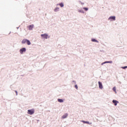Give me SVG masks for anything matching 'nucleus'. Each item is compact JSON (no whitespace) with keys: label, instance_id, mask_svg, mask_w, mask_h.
Returning a JSON list of instances; mask_svg holds the SVG:
<instances>
[{"label":"nucleus","instance_id":"nucleus-2","mask_svg":"<svg viewBox=\"0 0 127 127\" xmlns=\"http://www.w3.org/2000/svg\"><path fill=\"white\" fill-rule=\"evenodd\" d=\"M35 111V110H34V109L28 110L27 114H28V115H33Z\"/></svg>","mask_w":127,"mask_h":127},{"label":"nucleus","instance_id":"nucleus-13","mask_svg":"<svg viewBox=\"0 0 127 127\" xmlns=\"http://www.w3.org/2000/svg\"><path fill=\"white\" fill-rule=\"evenodd\" d=\"M57 5H60V6H61V7H63L64 6V3L61 2L59 4H57Z\"/></svg>","mask_w":127,"mask_h":127},{"label":"nucleus","instance_id":"nucleus-24","mask_svg":"<svg viewBox=\"0 0 127 127\" xmlns=\"http://www.w3.org/2000/svg\"><path fill=\"white\" fill-rule=\"evenodd\" d=\"M113 91H116V88L115 87H113Z\"/></svg>","mask_w":127,"mask_h":127},{"label":"nucleus","instance_id":"nucleus-16","mask_svg":"<svg viewBox=\"0 0 127 127\" xmlns=\"http://www.w3.org/2000/svg\"><path fill=\"white\" fill-rule=\"evenodd\" d=\"M78 12H80L81 13H85V11H84V10H79Z\"/></svg>","mask_w":127,"mask_h":127},{"label":"nucleus","instance_id":"nucleus-25","mask_svg":"<svg viewBox=\"0 0 127 127\" xmlns=\"http://www.w3.org/2000/svg\"><path fill=\"white\" fill-rule=\"evenodd\" d=\"M18 28H19V27H17V29H18Z\"/></svg>","mask_w":127,"mask_h":127},{"label":"nucleus","instance_id":"nucleus-1","mask_svg":"<svg viewBox=\"0 0 127 127\" xmlns=\"http://www.w3.org/2000/svg\"><path fill=\"white\" fill-rule=\"evenodd\" d=\"M41 37H43L45 39H47L48 38H50V36H48V34L45 33L41 35Z\"/></svg>","mask_w":127,"mask_h":127},{"label":"nucleus","instance_id":"nucleus-21","mask_svg":"<svg viewBox=\"0 0 127 127\" xmlns=\"http://www.w3.org/2000/svg\"><path fill=\"white\" fill-rule=\"evenodd\" d=\"M15 92L16 93V96H17V95H18L17 91L15 90Z\"/></svg>","mask_w":127,"mask_h":127},{"label":"nucleus","instance_id":"nucleus-18","mask_svg":"<svg viewBox=\"0 0 127 127\" xmlns=\"http://www.w3.org/2000/svg\"><path fill=\"white\" fill-rule=\"evenodd\" d=\"M83 9H85L86 11H87V10L89 9L87 7H83Z\"/></svg>","mask_w":127,"mask_h":127},{"label":"nucleus","instance_id":"nucleus-7","mask_svg":"<svg viewBox=\"0 0 127 127\" xmlns=\"http://www.w3.org/2000/svg\"><path fill=\"white\" fill-rule=\"evenodd\" d=\"M112 102L114 103L115 106H117L118 104H119V101L116 100H113L112 101Z\"/></svg>","mask_w":127,"mask_h":127},{"label":"nucleus","instance_id":"nucleus-15","mask_svg":"<svg viewBox=\"0 0 127 127\" xmlns=\"http://www.w3.org/2000/svg\"><path fill=\"white\" fill-rule=\"evenodd\" d=\"M26 43L27 45H30L31 44V42H30V41H29V40H27Z\"/></svg>","mask_w":127,"mask_h":127},{"label":"nucleus","instance_id":"nucleus-12","mask_svg":"<svg viewBox=\"0 0 127 127\" xmlns=\"http://www.w3.org/2000/svg\"><path fill=\"white\" fill-rule=\"evenodd\" d=\"M82 123H83L84 124H87L88 125H91L92 123H90V122L88 121H81Z\"/></svg>","mask_w":127,"mask_h":127},{"label":"nucleus","instance_id":"nucleus-19","mask_svg":"<svg viewBox=\"0 0 127 127\" xmlns=\"http://www.w3.org/2000/svg\"><path fill=\"white\" fill-rule=\"evenodd\" d=\"M121 68H122V69H127V66H122V67H121Z\"/></svg>","mask_w":127,"mask_h":127},{"label":"nucleus","instance_id":"nucleus-9","mask_svg":"<svg viewBox=\"0 0 127 127\" xmlns=\"http://www.w3.org/2000/svg\"><path fill=\"white\" fill-rule=\"evenodd\" d=\"M27 41V39H24L22 41L21 43H22V44H25L26 43Z\"/></svg>","mask_w":127,"mask_h":127},{"label":"nucleus","instance_id":"nucleus-11","mask_svg":"<svg viewBox=\"0 0 127 127\" xmlns=\"http://www.w3.org/2000/svg\"><path fill=\"white\" fill-rule=\"evenodd\" d=\"M68 117V114H65L62 117V119H66Z\"/></svg>","mask_w":127,"mask_h":127},{"label":"nucleus","instance_id":"nucleus-5","mask_svg":"<svg viewBox=\"0 0 127 127\" xmlns=\"http://www.w3.org/2000/svg\"><path fill=\"white\" fill-rule=\"evenodd\" d=\"M27 27L29 30H32V29H33V28L34 27V25L33 24L30 25L29 26H28Z\"/></svg>","mask_w":127,"mask_h":127},{"label":"nucleus","instance_id":"nucleus-3","mask_svg":"<svg viewBox=\"0 0 127 127\" xmlns=\"http://www.w3.org/2000/svg\"><path fill=\"white\" fill-rule=\"evenodd\" d=\"M108 20H110V21H115L116 20V16H111L108 18Z\"/></svg>","mask_w":127,"mask_h":127},{"label":"nucleus","instance_id":"nucleus-6","mask_svg":"<svg viewBox=\"0 0 127 127\" xmlns=\"http://www.w3.org/2000/svg\"><path fill=\"white\" fill-rule=\"evenodd\" d=\"M98 85L99 89H101L102 90V89L103 88V84L102 83V82L101 81H98Z\"/></svg>","mask_w":127,"mask_h":127},{"label":"nucleus","instance_id":"nucleus-17","mask_svg":"<svg viewBox=\"0 0 127 127\" xmlns=\"http://www.w3.org/2000/svg\"><path fill=\"white\" fill-rule=\"evenodd\" d=\"M105 64H107V63H110V64H112V63H113V61H106L105 62Z\"/></svg>","mask_w":127,"mask_h":127},{"label":"nucleus","instance_id":"nucleus-26","mask_svg":"<svg viewBox=\"0 0 127 127\" xmlns=\"http://www.w3.org/2000/svg\"><path fill=\"white\" fill-rule=\"evenodd\" d=\"M11 33V32H10L9 33V34H10Z\"/></svg>","mask_w":127,"mask_h":127},{"label":"nucleus","instance_id":"nucleus-4","mask_svg":"<svg viewBox=\"0 0 127 127\" xmlns=\"http://www.w3.org/2000/svg\"><path fill=\"white\" fill-rule=\"evenodd\" d=\"M26 51V48H22L19 50V52L20 54H23V53H24V52H25Z\"/></svg>","mask_w":127,"mask_h":127},{"label":"nucleus","instance_id":"nucleus-14","mask_svg":"<svg viewBox=\"0 0 127 127\" xmlns=\"http://www.w3.org/2000/svg\"><path fill=\"white\" fill-rule=\"evenodd\" d=\"M58 102H59V103H63L64 102V100L62 99H58Z\"/></svg>","mask_w":127,"mask_h":127},{"label":"nucleus","instance_id":"nucleus-23","mask_svg":"<svg viewBox=\"0 0 127 127\" xmlns=\"http://www.w3.org/2000/svg\"><path fill=\"white\" fill-rule=\"evenodd\" d=\"M72 82H73V83H74V84H76V81H75V80H73V81H72Z\"/></svg>","mask_w":127,"mask_h":127},{"label":"nucleus","instance_id":"nucleus-22","mask_svg":"<svg viewBox=\"0 0 127 127\" xmlns=\"http://www.w3.org/2000/svg\"><path fill=\"white\" fill-rule=\"evenodd\" d=\"M104 64H106L105 62L102 63L101 64V65H104Z\"/></svg>","mask_w":127,"mask_h":127},{"label":"nucleus","instance_id":"nucleus-8","mask_svg":"<svg viewBox=\"0 0 127 127\" xmlns=\"http://www.w3.org/2000/svg\"><path fill=\"white\" fill-rule=\"evenodd\" d=\"M60 8L58 7H56L54 9V11H55V12H58V11H59Z\"/></svg>","mask_w":127,"mask_h":127},{"label":"nucleus","instance_id":"nucleus-20","mask_svg":"<svg viewBox=\"0 0 127 127\" xmlns=\"http://www.w3.org/2000/svg\"><path fill=\"white\" fill-rule=\"evenodd\" d=\"M74 87L76 90H78V85L77 84L75 85Z\"/></svg>","mask_w":127,"mask_h":127},{"label":"nucleus","instance_id":"nucleus-10","mask_svg":"<svg viewBox=\"0 0 127 127\" xmlns=\"http://www.w3.org/2000/svg\"><path fill=\"white\" fill-rule=\"evenodd\" d=\"M91 41L92 42H96L97 43H99V41H97V40H96V39L92 38Z\"/></svg>","mask_w":127,"mask_h":127}]
</instances>
